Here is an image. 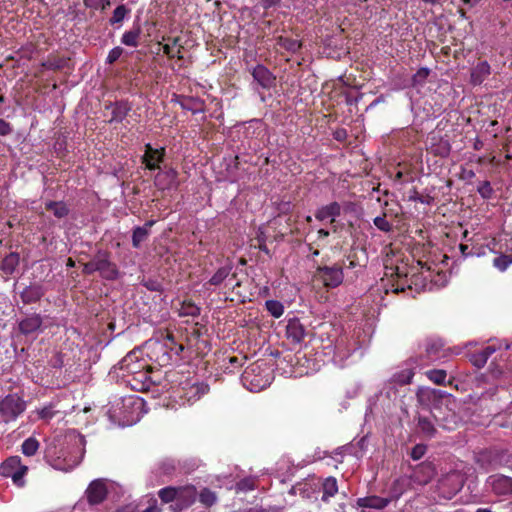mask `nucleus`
Listing matches in <instances>:
<instances>
[{
  "instance_id": "f257e3e1",
  "label": "nucleus",
  "mask_w": 512,
  "mask_h": 512,
  "mask_svg": "<svg viewBox=\"0 0 512 512\" xmlns=\"http://www.w3.org/2000/svg\"><path fill=\"white\" fill-rule=\"evenodd\" d=\"M420 261L417 266H408L407 264L397 265L391 268L390 289L393 293L399 294L406 291H415L420 293L425 290L428 283L431 281L430 269L426 268Z\"/></svg>"
},
{
  "instance_id": "f03ea898",
  "label": "nucleus",
  "mask_w": 512,
  "mask_h": 512,
  "mask_svg": "<svg viewBox=\"0 0 512 512\" xmlns=\"http://www.w3.org/2000/svg\"><path fill=\"white\" fill-rule=\"evenodd\" d=\"M83 439L67 446L50 445L45 450L46 462L56 470L70 471L83 459L84 449L81 448Z\"/></svg>"
},
{
  "instance_id": "7ed1b4c3",
  "label": "nucleus",
  "mask_w": 512,
  "mask_h": 512,
  "mask_svg": "<svg viewBox=\"0 0 512 512\" xmlns=\"http://www.w3.org/2000/svg\"><path fill=\"white\" fill-rule=\"evenodd\" d=\"M82 273L85 275L98 273L106 281H117L123 275L118 265L112 260V253L102 248L96 250L90 261L83 263Z\"/></svg>"
},
{
  "instance_id": "20e7f679",
  "label": "nucleus",
  "mask_w": 512,
  "mask_h": 512,
  "mask_svg": "<svg viewBox=\"0 0 512 512\" xmlns=\"http://www.w3.org/2000/svg\"><path fill=\"white\" fill-rule=\"evenodd\" d=\"M313 279L323 284L327 289L340 286L344 280L343 265L336 263L332 266L319 265L316 267Z\"/></svg>"
},
{
  "instance_id": "39448f33",
  "label": "nucleus",
  "mask_w": 512,
  "mask_h": 512,
  "mask_svg": "<svg viewBox=\"0 0 512 512\" xmlns=\"http://www.w3.org/2000/svg\"><path fill=\"white\" fill-rule=\"evenodd\" d=\"M26 410V402L17 393L8 394L0 401V416L5 423L15 421Z\"/></svg>"
},
{
  "instance_id": "423d86ee",
  "label": "nucleus",
  "mask_w": 512,
  "mask_h": 512,
  "mask_svg": "<svg viewBox=\"0 0 512 512\" xmlns=\"http://www.w3.org/2000/svg\"><path fill=\"white\" fill-rule=\"evenodd\" d=\"M28 467L21 463L19 456H11L0 465V474L4 477H11L15 485L22 487L24 485V476Z\"/></svg>"
},
{
  "instance_id": "0eeeda50",
  "label": "nucleus",
  "mask_w": 512,
  "mask_h": 512,
  "mask_svg": "<svg viewBox=\"0 0 512 512\" xmlns=\"http://www.w3.org/2000/svg\"><path fill=\"white\" fill-rule=\"evenodd\" d=\"M355 206L352 202H345L343 205L340 204L337 201L330 202L326 205H323L319 207L315 211V218L318 221H325L329 220V223H334L335 219L339 217L342 214V211L347 212L352 210V208Z\"/></svg>"
},
{
  "instance_id": "6e6552de",
  "label": "nucleus",
  "mask_w": 512,
  "mask_h": 512,
  "mask_svg": "<svg viewBox=\"0 0 512 512\" xmlns=\"http://www.w3.org/2000/svg\"><path fill=\"white\" fill-rule=\"evenodd\" d=\"M140 350H132L119 362V369L123 371V376L129 378L144 368H150V365L139 358Z\"/></svg>"
},
{
  "instance_id": "1a4fd4ad",
  "label": "nucleus",
  "mask_w": 512,
  "mask_h": 512,
  "mask_svg": "<svg viewBox=\"0 0 512 512\" xmlns=\"http://www.w3.org/2000/svg\"><path fill=\"white\" fill-rule=\"evenodd\" d=\"M233 263L230 260H227L225 264L221 267H219L216 272L211 276V278L204 284L206 287L207 285L211 286H220L224 283L226 279L229 281L235 280V283L231 285V288L234 290L237 287L241 286V282L239 280H236L237 273L232 272L233 270Z\"/></svg>"
},
{
  "instance_id": "9d476101",
  "label": "nucleus",
  "mask_w": 512,
  "mask_h": 512,
  "mask_svg": "<svg viewBox=\"0 0 512 512\" xmlns=\"http://www.w3.org/2000/svg\"><path fill=\"white\" fill-rule=\"evenodd\" d=\"M121 414L123 419L127 422H132L139 418V415L144 407L142 398L134 395L125 396L121 399Z\"/></svg>"
},
{
  "instance_id": "9b49d317",
  "label": "nucleus",
  "mask_w": 512,
  "mask_h": 512,
  "mask_svg": "<svg viewBox=\"0 0 512 512\" xmlns=\"http://www.w3.org/2000/svg\"><path fill=\"white\" fill-rule=\"evenodd\" d=\"M197 497L196 487L193 485L177 486L176 503L171 504L170 508L173 512H180L190 507Z\"/></svg>"
},
{
  "instance_id": "f8f14e48",
  "label": "nucleus",
  "mask_w": 512,
  "mask_h": 512,
  "mask_svg": "<svg viewBox=\"0 0 512 512\" xmlns=\"http://www.w3.org/2000/svg\"><path fill=\"white\" fill-rule=\"evenodd\" d=\"M166 156V149L153 148L150 143L145 145L144 154L141 156V162L148 170H160L161 164L164 162Z\"/></svg>"
},
{
  "instance_id": "ddd939ff",
  "label": "nucleus",
  "mask_w": 512,
  "mask_h": 512,
  "mask_svg": "<svg viewBox=\"0 0 512 512\" xmlns=\"http://www.w3.org/2000/svg\"><path fill=\"white\" fill-rule=\"evenodd\" d=\"M18 332L24 336L38 334L43 331V317L39 313H28L19 320Z\"/></svg>"
},
{
  "instance_id": "4468645a",
  "label": "nucleus",
  "mask_w": 512,
  "mask_h": 512,
  "mask_svg": "<svg viewBox=\"0 0 512 512\" xmlns=\"http://www.w3.org/2000/svg\"><path fill=\"white\" fill-rule=\"evenodd\" d=\"M152 367L144 368L141 371L135 373L131 377L126 379L127 384L135 391H149L157 381L151 376Z\"/></svg>"
},
{
  "instance_id": "2eb2a0df",
  "label": "nucleus",
  "mask_w": 512,
  "mask_h": 512,
  "mask_svg": "<svg viewBox=\"0 0 512 512\" xmlns=\"http://www.w3.org/2000/svg\"><path fill=\"white\" fill-rule=\"evenodd\" d=\"M260 371L261 366L257 363H253L248 366L242 374V381L244 385L247 386L251 391L261 390L269 382L268 377H266V379H262L260 377Z\"/></svg>"
},
{
  "instance_id": "dca6fc26",
  "label": "nucleus",
  "mask_w": 512,
  "mask_h": 512,
  "mask_svg": "<svg viewBox=\"0 0 512 512\" xmlns=\"http://www.w3.org/2000/svg\"><path fill=\"white\" fill-rule=\"evenodd\" d=\"M87 501L90 505L101 504L108 495L106 481L104 479L93 480L85 491Z\"/></svg>"
},
{
  "instance_id": "f3484780",
  "label": "nucleus",
  "mask_w": 512,
  "mask_h": 512,
  "mask_svg": "<svg viewBox=\"0 0 512 512\" xmlns=\"http://www.w3.org/2000/svg\"><path fill=\"white\" fill-rule=\"evenodd\" d=\"M436 474L435 465L432 462L425 461L416 465L412 469L410 479L418 485L428 484Z\"/></svg>"
},
{
  "instance_id": "a211bd4d",
  "label": "nucleus",
  "mask_w": 512,
  "mask_h": 512,
  "mask_svg": "<svg viewBox=\"0 0 512 512\" xmlns=\"http://www.w3.org/2000/svg\"><path fill=\"white\" fill-rule=\"evenodd\" d=\"M155 186L160 190L177 189L178 172L173 167H165L163 171H159L154 178Z\"/></svg>"
},
{
  "instance_id": "6ab92c4d",
  "label": "nucleus",
  "mask_w": 512,
  "mask_h": 512,
  "mask_svg": "<svg viewBox=\"0 0 512 512\" xmlns=\"http://www.w3.org/2000/svg\"><path fill=\"white\" fill-rule=\"evenodd\" d=\"M487 484L491 487L494 494L498 496H505L512 494V477L495 474L487 479Z\"/></svg>"
},
{
  "instance_id": "aec40b11",
  "label": "nucleus",
  "mask_w": 512,
  "mask_h": 512,
  "mask_svg": "<svg viewBox=\"0 0 512 512\" xmlns=\"http://www.w3.org/2000/svg\"><path fill=\"white\" fill-rule=\"evenodd\" d=\"M210 391V387L205 382H187L185 386L182 387V395L181 397L185 398L187 402L194 403L201 399L204 395L208 394Z\"/></svg>"
},
{
  "instance_id": "412c9836",
  "label": "nucleus",
  "mask_w": 512,
  "mask_h": 512,
  "mask_svg": "<svg viewBox=\"0 0 512 512\" xmlns=\"http://www.w3.org/2000/svg\"><path fill=\"white\" fill-rule=\"evenodd\" d=\"M105 109H112V117L108 120L109 124L121 123L132 110V104L128 100H119L107 102Z\"/></svg>"
},
{
  "instance_id": "4be33fe9",
  "label": "nucleus",
  "mask_w": 512,
  "mask_h": 512,
  "mask_svg": "<svg viewBox=\"0 0 512 512\" xmlns=\"http://www.w3.org/2000/svg\"><path fill=\"white\" fill-rule=\"evenodd\" d=\"M429 148L431 154L441 158H446L451 152V144L447 135L438 136L432 135L430 137Z\"/></svg>"
},
{
  "instance_id": "5701e85b",
  "label": "nucleus",
  "mask_w": 512,
  "mask_h": 512,
  "mask_svg": "<svg viewBox=\"0 0 512 512\" xmlns=\"http://www.w3.org/2000/svg\"><path fill=\"white\" fill-rule=\"evenodd\" d=\"M253 79L266 90L271 89L275 85L276 77L264 65L258 64L252 70Z\"/></svg>"
},
{
  "instance_id": "b1692460",
  "label": "nucleus",
  "mask_w": 512,
  "mask_h": 512,
  "mask_svg": "<svg viewBox=\"0 0 512 512\" xmlns=\"http://www.w3.org/2000/svg\"><path fill=\"white\" fill-rule=\"evenodd\" d=\"M491 74V66L486 61H479L472 69L470 73V83L473 86L481 85Z\"/></svg>"
},
{
  "instance_id": "393cba45",
  "label": "nucleus",
  "mask_w": 512,
  "mask_h": 512,
  "mask_svg": "<svg viewBox=\"0 0 512 512\" xmlns=\"http://www.w3.org/2000/svg\"><path fill=\"white\" fill-rule=\"evenodd\" d=\"M286 335L287 338L293 343L299 344L304 340L306 336V330L299 319L293 318L288 320L286 326Z\"/></svg>"
},
{
  "instance_id": "a878e982",
  "label": "nucleus",
  "mask_w": 512,
  "mask_h": 512,
  "mask_svg": "<svg viewBox=\"0 0 512 512\" xmlns=\"http://www.w3.org/2000/svg\"><path fill=\"white\" fill-rule=\"evenodd\" d=\"M496 352L494 345H488L480 351L468 352L466 356L473 366L480 369L485 366L488 359Z\"/></svg>"
},
{
  "instance_id": "bb28decb",
  "label": "nucleus",
  "mask_w": 512,
  "mask_h": 512,
  "mask_svg": "<svg viewBox=\"0 0 512 512\" xmlns=\"http://www.w3.org/2000/svg\"><path fill=\"white\" fill-rule=\"evenodd\" d=\"M151 358L154 359L160 366H167L171 364V352L167 351V346L162 341H156L152 345Z\"/></svg>"
},
{
  "instance_id": "cd10ccee",
  "label": "nucleus",
  "mask_w": 512,
  "mask_h": 512,
  "mask_svg": "<svg viewBox=\"0 0 512 512\" xmlns=\"http://www.w3.org/2000/svg\"><path fill=\"white\" fill-rule=\"evenodd\" d=\"M362 254L364 256L363 259H361L358 256L357 250L352 249L350 253L347 255L348 264L345 265L343 263V268L346 267L347 269L354 270L355 275L358 276V274L362 273V271L367 265V257L365 255V250H362Z\"/></svg>"
},
{
  "instance_id": "c85d7f7f",
  "label": "nucleus",
  "mask_w": 512,
  "mask_h": 512,
  "mask_svg": "<svg viewBox=\"0 0 512 512\" xmlns=\"http://www.w3.org/2000/svg\"><path fill=\"white\" fill-rule=\"evenodd\" d=\"M43 296L44 289L39 284L29 285L20 293V298L24 304L37 303Z\"/></svg>"
},
{
  "instance_id": "c756f323",
  "label": "nucleus",
  "mask_w": 512,
  "mask_h": 512,
  "mask_svg": "<svg viewBox=\"0 0 512 512\" xmlns=\"http://www.w3.org/2000/svg\"><path fill=\"white\" fill-rule=\"evenodd\" d=\"M70 58L58 54H49L47 59L41 63V67L47 70L59 71L69 68Z\"/></svg>"
},
{
  "instance_id": "7c9ffc66",
  "label": "nucleus",
  "mask_w": 512,
  "mask_h": 512,
  "mask_svg": "<svg viewBox=\"0 0 512 512\" xmlns=\"http://www.w3.org/2000/svg\"><path fill=\"white\" fill-rule=\"evenodd\" d=\"M155 224L154 220L147 221L143 226H136L132 233V246L139 248L149 236V229Z\"/></svg>"
},
{
  "instance_id": "2f4dec72",
  "label": "nucleus",
  "mask_w": 512,
  "mask_h": 512,
  "mask_svg": "<svg viewBox=\"0 0 512 512\" xmlns=\"http://www.w3.org/2000/svg\"><path fill=\"white\" fill-rule=\"evenodd\" d=\"M425 351L427 357L432 361L439 360L445 356L444 343L438 339L428 340Z\"/></svg>"
},
{
  "instance_id": "473e14b6",
  "label": "nucleus",
  "mask_w": 512,
  "mask_h": 512,
  "mask_svg": "<svg viewBox=\"0 0 512 512\" xmlns=\"http://www.w3.org/2000/svg\"><path fill=\"white\" fill-rule=\"evenodd\" d=\"M389 502L390 500L388 498L373 495L359 498L357 500V505L362 508L383 509L389 504Z\"/></svg>"
},
{
  "instance_id": "72a5a7b5",
  "label": "nucleus",
  "mask_w": 512,
  "mask_h": 512,
  "mask_svg": "<svg viewBox=\"0 0 512 512\" xmlns=\"http://www.w3.org/2000/svg\"><path fill=\"white\" fill-rule=\"evenodd\" d=\"M45 209L52 212L57 219H63L70 213V209L64 201H47Z\"/></svg>"
},
{
  "instance_id": "f704fd0d",
  "label": "nucleus",
  "mask_w": 512,
  "mask_h": 512,
  "mask_svg": "<svg viewBox=\"0 0 512 512\" xmlns=\"http://www.w3.org/2000/svg\"><path fill=\"white\" fill-rule=\"evenodd\" d=\"M338 493V483L335 477H327L322 483V497L321 500L328 503L331 497Z\"/></svg>"
},
{
  "instance_id": "c9c22d12",
  "label": "nucleus",
  "mask_w": 512,
  "mask_h": 512,
  "mask_svg": "<svg viewBox=\"0 0 512 512\" xmlns=\"http://www.w3.org/2000/svg\"><path fill=\"white\" fill-rule=\"evenodd\" d=\"M19 261V254L11 252L3 258L0 269L6 276L12 275L18 267Z\"/></svg>"
},
{
  "instance_id": "e433bc0d",
  "label": "nucleus",
  "mask_w": 512,
  "mask_h": 512,
  "mask_svg": "<svg viewBox=\"0 0 512 512\" xmlns=\"http://www.w3.org/2000/svg\"><path fill=\"white\" fill-rule=\"evenodd\" d=\"M200 310V307L197 306L191 299H185L180 302L178 315L180 317H198L200 315Z\"/></svg>"
},
{
  "instance_id": "4c0bfd02",
  "label": "nucleus",
  "mask_w": 512,
  "mask_h": 512,
  "mask_svg": "<svg viewBox=\"0 0 512 512\" xmlns=\"http://www.w3.org/2000/svg\"><path fill=\"white\" fill-rule=\"evenodd\" d=\"M276 44L280 48L293 54L297 53L302 48V43L299 40L284 36H279L276 40Z\"/></svg>"
},
{
  "instance_id": "58836bf2",
  "label": "nucleus",
  "mask_w": 512,
  "mask_h": 512,
  "mask_svg": "<svg viewBox=\"0 0 512 512\" xmlns=\"http://www.w3.org/2000/svg\"><path fill=\"white\" fill-rule=\"evenodd\" d=\"M141 34V27L139 24L134 25L129 31H126L121 38V42L130 47H137L139 45L138 39Z\"/></svg>"
},
{
  "instance_id": "ea45409f",
  "label": "nucleus",
  "mask_w": 512,
  "mask_h": 512,
  "mask_svg": "<svg viewBox=\"0 0 512 512\" xmlns=\"http://www.w3.org/2000/svg\"><path fill=\"white\" fill-rule=\"evenodd\" d=\"M164 343L167 346V351L171 352V360L173 356L178 357L184 350V345L177 343L174 335L172 333H167L163 337Z\"/></svg>"
},
{
  "instance_id": "a19ab883",
  "label": "nucleus",
  "mask_w": 512,
  "mask_h": 512,
  "mask_svg": "<svg viewBox=\"0 0 512 512\" xmlns=\"http://www.w3.org/2000/svg\"><path fill=\"white\" fill-rule=\"evenodd\" d=\"M179 104L182 109L191 111L193 114L203 111V109L199 107L203 104V102L200 101L198 98L182 97V99L179 101Z\"/></svg>"
},
{
  "instance_id": "79ce46f5",
  "label": "nucleus",
  "mask_w": 512,
  "mask_h": 512,
  "mask_svg": "<svg viewBox=\"0 0 512 512\" xmlns=\"http://www.w3.org/2000/svg\"><path fill=\"white\" fill-rule=\"evenodd\" d=\"M176 488L175 486H167L158 491V497L163 504L176 503Z\"/></svg>"
},
{
  "instance_id": "37998d69",
  "label": "nucleus",
  "mask_w": 512,
  "mask_h": 512,
  "mask_svg": "<svg viewBox=\"0 0 512 512\" xmlns=\"http://www.w3.org/2000/svg\"><path fill=\"white\" fill-rule=\"evenodd\" d=\"M39 441L34 437H29L24 440L21 445V451L25 456H34L39 449Z\"/></svg>"
},
{
  "instance_id": "c03bdc74",
  "label": "nucleus",
  "mask_w": 512,
  "mask_h": 512,
  "mask_svg": "<svg viewBox=\"0 0 512 512\" xmlns=\"http://www.w3.org/2000/svg\"><path fill=\"white\" fill-rule=\"evenodd\" d=\"M427 378L437 385H445L447 373L443 369H432L426 371Z\"/></svg>"
},
{
  "instance_id": "a18cd8bd",
  "label": "nucleus",
  "mask_w": 512,
  "mask_h": 512,
  "mask_svg": "<svg viewBox=\"0 0 512 512\" xmlns=\"http://www.w3.org/2000/svg\"><path fill=\"white\" fill-rule=\"evenodd\" d=\"M267 311L274 317L280 318L284 313V306L280 301L267 300L265 303Z\"/></svg>"
},
{
  "instance_id": "49530a36",
  "label": "nucleus",
  "mask_w": 512,
  "mask_h": 512,
  "mask_svg": "<svg viewBox=\"0 0 512 512\" xmlns=\"http://www.w3.org/2000/svg\"><path fill=\"white\" fill-rule=\"evenodd\" d=\"M130 12V10L125 5H118L114 11L113 15L110 18L109 22L111 25L120 24L126 15Z\"/></svg>"
},
{
  "instance_id": "de8ad7c7",
  "label": "nucleus",
  "mask_w": 512,
  "mask_h": 512,
  "mask_svg": "<svg viewBox=\"0 0 512 512\" xmlns=\"http://www.w3.org/2000/svg\"><path fill=\"white\" fill-rule=\"evenodd\" d=\"M216 500L217 496L215 492H213L209 488H204L199 493V501L206 507H211L212 505H214Z\"/></svg>"
},
{
  "instance_id": "09e8293b",
  "label": "nucleus",
  "mask_w": 512,
  "mask_h": 512,
  "mask_svg": "<svg viewBox=\"0 0 512 512\" xmlns=\"http://www.w3.org/2000/svg\"><path fill=\"white\" fill-rule=\"evenodd\" d=\"M418 427L420 428L421 432L428 437H432L436 432L433 423L425 417L419 418Z\"/></svg>"
},
{
  "instance_id": "8fccbe9b",
  "label": "nucleus",
  "mask_w": 512,
  "mask_h": 512,
  "mask_svg": "<svg viewBox=\"0 0 512 512\" xmlns=\"http://www.w3.org/2000/svg\"><path fill=\"white\" fill-rule=\"evenodd\" d=\"M256 488V480L252 477H246L236 483L237 492H248Z\"/></svg>"
},
{
  "instance_id": "3c124183",
  "label": "nucleus",
  "mask_w": 512,
  "mask_h": 512,
  "mask_svg": "<svg viewBox=\"0 0 512 512\" xmlns=\"http://www.w3.org/2000/svg\"><path fill=\"white\" fill-rule=\"evenodd\" d=\"M512 264V257L510 255L501 254L493 259V265L499 271H505L509 265Z\"/></svg>"
},
{
  "instance_id": "603ef678",
  "label": "nucleus",
  "mask_w": 512,
  "mask_h": 512,
  "mask_svg": "<svg viewBox=\"0 0 512 512\" xmlns=\"http://www.w3.org/2000/svg\"><path fill=\"white\" fill-rule=\"evenodd\" d=\"M430 70L426 67L418 69V71L412 77V86H421L425 83L429 76Z\"/></svg>"
},
{
  "instance_id": "864d4df0",
  "label": "nucleus",
  "mask_w": 512,
  "mask_h": 512,
  "mask_svg": "<svg viewBox=\"0 0 512 512\" xmlns=\"http://www.w3.org/2000/svg\"><path fill=\"white\" fill-rule=\"evenodd\" d=\"M414 376V373L410 369H405L399 373H396L393 378L394 381L399 385L409 384Z\"/></svg>"
},
{
  "instance_id": "5fc2aeb1",
  "label": "nucleus",
  "mask_w": 512,
  "mask_h": 512,
  "mask_svg": "<svg viewBox=\"0 0 512 512\" xmlns=\"http://www.w3.org/2000/svg\"><path fill=\"white\" fill-rule=\"evenodd\" d=\"M477 192L485 200L491 199L494 194V190L491 186V183L487 180L479 184V186L477 187Z\"/></svg>"
},
{
  "instance_id": "6e6d98bb",
  "label": "nucleus",
  "mask_w": 512,
  "mask_h": 512,
  "mask_svg": "<svg viewBox=\"0 0 512 512\" xmlns=\"http://www.w3.org/2000/svg\"><path fill=\"white\" fill-rule=\"evenodd\" d=\"M373 223L382 232L387 233L392 230V224L387 221L385 213H383L381 216L375 217Z\"/></svg>"
},
{
  "instance_id": "4d7b16f0",
  "label": "nucleus",
  "mask_w": 512,
  "mask_h": 512,
  "mask_svg": "<svg viewBox=\"0 0 512 512\" xmlns=\"http://www.w3.org/2000/svg\"><path fill=\"white\" fill-rule=\"evenodd\" d=\"M87 8L94 10H105L110 6V0H83Z\"/></svg>"
},
{
  "instance_id": "13d9d810",
  "label": "nucleus",
  "mask_w": 512,
  "mask_h": 512,
  "mask_svg": "<svg viewBox=\"0 0 512 512\" xmlns=\"http://www.w3.org/2000/svg\"><path fill=\"white\" fill-rule=\"evenodd\" d=\"M175 470H176V465L173 460H168V459L163 460L159 464V471L163 475H167V476L173 475Z\"/></svg>"
},
{
  "instance_id": "bf43d9fd",
  "label": "nucleus",
  "mask_w": 512,
  "mask_h": 512,
  "mask_svg": "<svg viewBox=\"0 0 512 512\" xmlns=\"http://www.w3.org/2000/svg\"><path fill=\"white\" fill-rule=\"evenodd\" d=\"M141 284L149 291H152V292H161L163 287H162V283L160 281H158L157 279H152V278H149V279H143L141 281Z\"/></svg>"
},
{
  "instance_id": "052dcab7",
  "label": "nucleus",
  "mask_w": 512,
  "mask_h": 512,
  "mask_svg": "<svg viewBox=\"0 0 512 512\" xmlns=\"http://www.w3.org/2000/svg\"><path fill=\"white\" fill-rule=\"evenodd\" d=\"M427 451V445L423 443L416 444L410 451L409 455L414 460H420Z\"/></svg>"
},
{
  "instance_id": "680f3d73",
  "label": "nucleus",
  "mask_w": 512,
  "mask_h": 512,
  "mask_svg": "<svg viewBox=\"0 0 512 512\" xmlns=\"http://www.w3.org/2000/svg\"><path fill=\"white\" fill-rule=\"evenodd\" d=\"M57 411L54 409L53 405L45 406L41 410L38 411V415L43 420L52 419Z\"/></svg>"
},
{
  "instance_id": "e2e57ef3",
  "label": "nucleus",
  "mask_w": 512,
  "mask_h": 512,
  "mask_svg": "<svg viewBox=\"0 0 512 512\" xmlns=\"http://www.w3.org/2000/svg\"><path fill=\"white\" fill-rule=\"evenodd\" d=\"M122 53H123V49L121 47H115V48L111 49L106 58V63L113 64L120 58Z\"/></svg>"
},
{
  "instance_id": "0e129e2a",
  "label": "nucleus",
  "mask_w": 512,
  "mask_h": 512,
  "mask_svg": "<svg viewBox=\"0 0 512 512\" xmlns=\"http://www.w3.org/2000/svg\"><path fill=\"white\" fill-rule=\"evenodd\" d=\"M256 240L258 241V249L262 252H264L266 255L270 256V250L266 245V236L264 232L260 231L256 237Z\"/></svg>"
},
{
  "instance_id": "69168bd1",
  "label": "nucleus",
  "mask_w": 512,
  "mask_h": 512,
  "mask_svg": "<svg viewBox=\"0 0 512 512\" xmlns=\"http://www.w3.org/2000/svg\"><path fill=\"white\" fill-rule=\"evenodd\" d=\"M492 456H493V451L492 450L483 451V452H481L479 454V456L477 458V462L481 463L482 467H485L484 466V462H487L488 465H491V463H492Z\"/></svg>"
},
{
  "instance_id": "338daca9",
  "label": "nucleus",
  "mask_w": 512,
  "mask_h": 512,
  "mask_svg": "<svg viewBox=\"0 0 512 512\" xmlns=\"http://www.w3.org/2000/svg\"><path fill=\"white\" fill-rule=\"evenodd\" d=\"M333 138L338 142H345L348 138V132L345 128H337L333 132Z\"/></svg>"
},
{
  "instance_id": "774afa93",
  "label": "nucleus",
  "mask_w": 512,
  "mask_h": 512,
  "mask_svg": "<svg viewBox=\"0 0 512 512\" xmlns=\"http://www.w3.org/2000/svg\"><path fill=\"white\" fill-rule=\"evenodd\" d=\"M142 512H162V508L158 506L157 499L151 498L149 500V506Z\"/></svg>"
}]
</instances>
